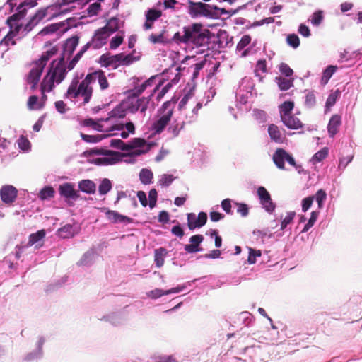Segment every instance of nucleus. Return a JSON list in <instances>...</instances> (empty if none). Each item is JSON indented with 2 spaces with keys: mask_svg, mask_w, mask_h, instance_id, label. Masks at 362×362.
<instances>
[{
  "mask_svg": "<svg viewBox=\"0 0 362 362\" xmlns=\"http://www.w3.org/2000/svg\"><path fill=\"white\" fill-rule=\"evenodd\" d=\"M112 188L111 181L107 178H103L99 185L98 192L103 196L107 194Z\"/></svg>",
  "mask_w": 362,
  "mask_h": 362,
  "instance_id": "nucleus-42",
  "label": "nucleus"
},
{
  "mask_svg": "<svg viewBox=\"0 0 362 362\" xmlns=\"http://www.w3.org/2000/svg\"><path fill=\"white\" fill-rule=\"evenodd\" d=\"M286 42L291 47L296 49L300 45V39L296 34H289L287 35Z\"/></svg>",
  "mask_w": 362,
  "mask_h": 362,
  "instance_id": "nucleus-60",
  "label": "nucleus"
},
{
  "mask_svg": "<svg viewBox=\"0 0 362 362\" xmlns=\"http://www.w3.org/2000/svg\"><path fill=\"white\" fill-rule=\"evenodd\" d=\"M78 187L80 191L88 194H94L96 190L95 182L90 180H81L78 182Z\"/></svg>",
  "mask_w": 362,
  "mask_h": 362,
  "instance_id": "nucleus-30",
  "label": "nucleus"
},
{
  "mask_svg": "<svg viewBox=\"0 0 362 362\" xmlns=\"http://www.w3.org/2000/svg\"><path fill=\"white\" fill-rule=\"evenodd\" d=\"M151 95H150L148 97L139 98L127 93V98L124 100L127 111L132 114L139 111L141 119H144L146 115V112L148 109Z\"/></svg>",
  "mask_w": 362,
  "mask_h": 362,
  "instance_id": "nucleus-7",
  "label": "nucleus"
},
{
  "mask_svg": "<svg viewBox=\"0 0 362 362\" xmlns=\"http://www.w3.org/2000/svg\"><path fill=\"white\" fill-rule=\"evenodd\" d=\"M80 37L77 35H73L66 39L62 45L63 53L61 56H66L69 58L74 54L76 47L78 45Z\"/></svg>",
  "mask_w": 362,
  "mask_h": 362,
  "instance_id": "nucleus-20",
  "label": "nucleus"
},
{
  "mask_svg": "<svg viewBox=\"0 0 362 362\" xmlns=\"http://www.w3.org/2000/svg\"><path fill=\"white\" fill-rule=\"evenodd\" d=\"M182 44L186 52L189 49H199L195 52L204 53L210 50L211 32L201 23H195L182 28Z\"/></svg>",
  "mask_w": 362,
  "mask_h": 362,
  "instance_id": "nucleus-1",
  "label": "nucleus"
},
{
  "mask_svg": "<svg viewBox=\"0 0 362 362\" xmlns=\"http://www.w3.org/2000/svg\"><path fill=\"white\" fill-rule=\"evenodd\" d=\"M176 104L177 103L173 100L163 103L158 110L160 117L152 125V129L155 134H160L164 130L170 120Z\"/></svg>",
  "mask_w": 362,
  "mask_h": 362,
  "instance_id": "nucleus-5",
  "label": "nucleus"
},
{
  "mask_svg": "<svg viewBox=\"0 0 362 362\" xmlns=\"http://www.w3.org/2000/svg\"><path fill=\"white\" fill-rule=\"evenodd\" d=\"M18 191L13 185H4L0 189V196L5 204L13 203L17 197Z\"/></svg>",
  "mask_w": 362,
  "mask_h": 362,
  "instance_id": "nucleus-19",
  "label": "nucleus"
},
{
  "mask_svg": "<svg viewBox=\"0 0 362 362\" xmlns=\"http://www.w3.org/2000/svg\"><path fill=\"white\" fill-rule=\"evenodd\" d=\"M59 195L63 197L69 206H73V202L76 201L79 197V192L75 189V184L72 182H64L61 184L58 188Z\"/></svg>",
  "mask_w": 362,
  "mask_h": 362,
  "instance_id": "nucleus-11",
  "label": "nucleus"
},
{
  "mask_svg": "<svg viewBox=\"0 0 362 362\" xmlns=\"http://www.w3.org/2000/svg\"><path fill=\"white\" fill-rule=\"evenodd\" d=\"M238 319L247 327L250 326L253 322V316L249 312L240 313L239 314Z\"/></svg>",
  "mask_w": 362,
  "mask_h": 362,
  "instance_id": "nucleus-57",
  "label": "nucleus"
},
{
  "mask_svg": "<svg viewBox=\"0 0 362 362\" xmlns=\"http://www.w3.org/2000/svg\"><path fill=\"white\" fill-rule=\"evenodd\" d=\"M105 214H106V217L107 218V219L112 223H114V224L122 223L124 225H127V224L133 223V218H132L129 216L122 215L117 211L107 210V211L105 213Z\"/></svg>",
  "mask_w": 362,
  "mask_h": 362,
  "instance_id": "nucleus-22",
  "label": "nucleus"
},
{
  "mask_svg": "<svg viewBox=\"0 0 362 362\" xmlns=\"http://www.w3.org/2000/svg\"><path fill=\"white\" fill-rule=\"evenodd\" d=\"M295 211L287 212L286 217L281 222L280 230H285L287 228V226L293 221V218H295Z\"/></svg>",
  "mask_w": 362,
  "mask_h": 362,
  "instance_id": "nucleus-58",
  "label": "nucleus"
},
{
  "mask_svg": "<svg viewBox=\"0 0 362 362\" xmlns=\"http://www.w3.org/2000/svg\"><path fill=\"white\" fill-rule=\"evenodd\" d=\"M315 198L317 202L318 208L322 209L324 205V202L327 198V194L324 189H319L317 191Z\"/></svg>",
  "mask_w": 362,
  "mask_h": 362,
  "instance_id": "nucleus-61",
  "label": "nucleus"
},
{
  "mask_svg": "<svg viewBox=\"0 0 362 362\" xmlns=\"http://www.w3.org/2000/svg\"><path fill=\"white\" fill-rule=\"evenodd\" d=\"M37 4L36 0H28L21 3L17 7V13L9 16L6 20V23L11 30L14 33H18L22 28V24L19 23L21 19L23 18L27 13L28 8H33Z\"/></svg>",
  "mask_w": 362,
  "mask_h": 362,
  "instance_id": "nucleus-6",
  "label": "nucleus"
},
{
  "mask_svg": "<svg viewBox=\"0 0 362 362\" xmlns=\"http://www.w3.org/2000/svg\"><path fill=\"white\" fill-rule=\"evenodd\" d=\"M272 159L276 168L280 170H285V163L287 162L299 174L303 173L304 171L302 165L296 162L293 155L288 153L284 148H277L273 154Z\"/></svg>",
  "mask_w": 362,
  "mask_h": 362,
  "instance_id": "nucleus-8",
  "label": "nucleus"
},
{
  "mask_svg": "<svg viewBox=\"0 0 362 362\" xmlns=\"http://www.w3.org/2000/svg\"><path fill=\"white\" fill-rule=\"evenodd\" d=\"M45 236V232L44 230H40L37 231L35 233H32L29 236L28 243L26 245V247H29L30 246L33 245L37 243L40 240H41Z\"/></svg>",
  "mask_w": 362,
  "mask_h": 362,
  "instance_id": "nucleus-46",
  "label": "nucleus"
},
{
  "mask_svg": "<svg viewBox=\"0 0 362 362\" xmlns=\"http://www.w3.org/2000/svg\"><path fill=\"white\" fill-rule=\"evenodd\" d=\"M166 255V250L163 247L156 249L154 252V261L158 267L164 264V256Z\"/></svg>",
  "mask_w": 362,
  "mask_h": 362,
  "instance_id": "nucleus-44",
  "label": "nucleus"
},
{
  "mask_svg": "<svg viewBox=\"0 0 362 362\" xmlns=\"http://www.w3.org/2000/svg\"><path fill=\"white\" fill-rule=\"evenodd\" d=\"M95 251L91 249L83 254L78 264L85 267L90 266L94 262Z\"/></svg>",
  "mask_w": 362,
  "mask_h": 362,
  "instance_id": "nucleus-36",
  "label": "nucleus"
},
{
  "mask_svg": "<svg viewBox=\"0 0 362 362\" xmlns=\"http://www.w3.org/2000/svg\"><path fill=\"white\" fill-rule=\"evenodd\" d=\"M119 57L121 66H129L139 59V57H134L133 53H129L128 54L119 53Z\"/></svg>",
  "mask_w": 362,
  "mask_h": 362,
  "instance_id": "nucleus-43",
  "label": "nucleus"
},
{
  "mask_svg": "<svg viewBox=\"0 0 362 362\" xmlns=\"http://www.w3.org/2000/svg\"><path fill=\"white\" fill-rule=\"evenodd\" d=\"M103 28H105V30L109 33V35H111L116 31H117L119 28V20L117 17H112L111 18L107 23V24L103 27Z\"/></svg>",
  "mask_w": 362,
  "mask_h": 362,
  "instance_id": "nucleus-37",
  "label": "nucleus"
},
{
  "mask_svg": "<svg viewBox=\"0 0 362 362\" xmlns=\"http://www.w3.org/2000/svg\"><path fill=\"white\" fill-rule=\"evenodd\" d=\"M110 35L105 30V28H100L95 31L94 35L90 42L93 49H98L107 43V40Z\"/></svg>",
  "mask_w": 362,
  "mask_h": 362,
  "instance_id": "nucleus-16",
  "label": "nucleus"
},
{
  "mask_svg": "<svg viewBox=\"0 0 362 362\" xmlns=\"http://www.w3.org/2000/svg\"><path fill=\"white\" fill-rule=\"evenodd\" d=\"M207 219V214L204 211L199 212L197 216L194 213L187 214V227L191 231L203 227L206 223Z\"/></svg>",
  "mask_w": 362,
  "mask_h": 362,
  "instance_id": "nucleus-14",
  "label": "nucleus"
},
{
  "mask_svg": "<svg viewBox=\"0 0 362 362\" xmlns=\"http://www.w3.org/2000/svg\"><path fill=\"white\" fill-rule=\"evenodd\" d=\"M204 236L201 234L191 236L189 238V243L191 244L185 245L184 247L185 250L189 254L203 251L204 249L200 247V244L204 240Z\"/></svg>",
  "mask_w": 362,
  "mask_h": 362,
  "instance_id": "nucleus-21",
  "label": "nucleus"
},
{
  "mask_svg": "<svg viewBox=\"0 0 362 362\" xmlns=\"http://www.w3.org/2000/svg\"><path fill=\"white\" fill-rule=\"evenodd\" d=\"M54 83H56L52 78L49 77V75H46L41 83V90L42 93L45 91L50 92L54 88Z\"/></svg>",
  "mask_w": 362,
  "mask_h": 362,
  "instance_id": "nucleus-45",
  "label": "nucleus"
},
{
  "mask_svg": "<svg viewBox=\"0 0 362 362\" xmlns=\"http://www.w3.org/2000/svg\"><path fill=\"white\" fill-rule=\"evenodd\" d=\"M324 20L323 11L318 10L315 11L310 16V23L315 27H318Z\"/></svg>",
  "mask_w": 362,
  "mask_h": 362,
  "instance_id": "nucleus-49",
  "label": "nucleus"
},
{
  "mask_svg": "<svg viewBox=\"0 0 362 362\" xmlns=\"http://www.w3.org/2000/svg\"><path fill=\"white\" fill-rule=\"evenodd\" d=\"M76 234L74 226L71 224H66L57 230V235L64 239L71 238Z\"/></svg>",
  "mask_w": 362,
  "mask_h": 362,
  "instance_id": "nucleus-33",
  "label": "nucleus"
},
{
  "mask_svg": "<svg viewBox=\"0 0 362 362\" xmlns=\"http://www.w3.org/2000/svg\"><path fill=\"white\" fill-rule=\"evenodd\" d=\"M18 148L25 152L30 151L31 144L30 141L24 136H21L18 139Z\"/></svg>",
  "mask_w": 362,
  "mask_h": 362,
  "instance_id": "nucleus-54",
  "label": "nucleus"
},
{
  "mask_svg": "<svg viewBox=\"0 0 362 362\" xmlns=\"http://www.w3.org/2000/svg\"><path fill=\"white\" fill-rule=\"evenodd\" d=\"M58 52V48L57 47L54 46L52 47L50 49L44 52L40 58L37 61L40 64H45V66L47 64V61L53 56L57 54Z\"/></svg>",
  "mask_w": 362,
  "mask_h": 362,
  "instance_id": "nucleus-40",
  "label": "nucleus"
},
{
  "mask_svg": "<svg viewBox=\"0 0 362 362\" xmlns=\"http://www.w3.org/2000/svg\"><path fill=\"white\" fill-rule=\"evenodd\" d=\"M98 83L101 90H105L109 86V83L103 71L99 69L98 76Z\"/></svg>",
  "mask_w": 362,
  "mask_h": 362,
  "instance_id": "nucleus-62",
  "label": "nucleus"
},
{
  "mask_svg": "<svg viewBox=\"0 0 362 362\" xmlns=\"http://www.w3.org/2000/svg\"><path fill=\"white\" fill-rule=\"evenodd\" d=\"M281 120L287 128L291 129H298L303 126L300 119L293 115L281 117Z\"/></svg>",
  "mask_w": 362,
  "mask_h": 362,
  "instance_id": "nucleus-28",
  "label": "nucleus"
},
{
  "mask_svg": "<svg viewBox=\"0 0 362 362\" xmlns=\"http://www.w3.org/2000/svg\"><path fill=\"white\" fill-rule=\"evenodd\" d=\"M294 107V103L293 101L287 100L284 102L279 105L280 117H284L288 115H291V112Z\"/></svg>",
  "mask_w": 362,
  "mask_h": 362,
  "instance_id": "nucleus-38",
  "label": "nucleus"
},
{
  "mask_svg": "<svg viewBox=\"0 0 362 362\" xmlns=\"http://www.w3.org/2000/svg\"><path fill=\"white\" fill-rule=\"evenodd\" d=\"M44 69L45 64L41 65L36 62L35 66L30 70L26 81L28 83L31 85L32 90L36 88Z\"/></svg>",
  "mask_w": 362,
  "mask_h": 362,
  "instance_id": "nucleus-15",
  "label": "nucleus"
},
{
  "mask_svg": "<svg viewBox=\"0 0 362 362\" xmlns=\"http://www.w3.org/2000/svg\"><path fill=\"white\" fill-rule=\"evenodd\" d=\"M110 146L123 151H128L127 143L119 139H112L110 141Z\"/></svg>",
  "mask_w": 362,
  "mask_h": 362,
  "instance_id": "nucleus-52",
  "label": "nucleus"
},
{
  "mask_svg": "<svg viewBox=\"0 0 362 362\" xmlns=\"http://www.w3.org/2000/svg\"><path fill=\"white\" fill-rule=\"evenodd\" d=\"M316 104V97L315 90L308 91L305 96V105L306 107L311 109Z\"/></svg>",
  "mask_w": 362,
  "mask_h": 362,
  "instance_id": "nucleus-51",
  "label": "nucleus"
},
{
  "mask_svg": "<svg viewBox=\"0 0 362 362\" xmlns=\"http://www.w3.org/2000/svg\"><path fill=\"white\" fill-rule=\"evenodd\" d=\"M211 13L209 14V18L218 19L222 15L227 14L228 16V10L226 8H221L216 5L211 6Z\"/></svg>",
  "mask_w": 362,
  "mask_h": 362,
  "instance_id": "nucleus-47",
  "label": "nucleus"
},
{
  "mask_svg": "<svg viewBox=\"0 0 362 362\" xmlns=\"http://www.w3.org/2000/svg\"><path fill=\"white\" fill-rule=\"evenodd\" d=\"M117 134H95V135H89L86 134L84 133H81V137L83 141L86 143H92L95 144L98 143L105 138L110 137L112 136H116Z\"/></svg>",
  "mask_w": 362,
  "mask_h": 362,
  "instance_id": "nucleus-31",
  "label": "nucleus"
},
{
  "mask_svg": "<svg viewBox=\"0 0 362 362\" xmlns=\"http://www.w3.org/2000/svg\"><path fill=\"white\" fill-rule=\"evenodd\" d=\"M255 87L254 81L252 78L245 76L242 78L239 85V92H245L247 94L252 93V91Z\"/></svg>",
  "mask_w": 362,
  "mask_h": 362,
  "instance_id": "nucleus-32",
  "label": "nucleus"
},
{
  "mask_svg": "<svg viewBox=\"0 0 362 362\" xmlns=\"http://www.w3.org/2000/svg\"><path fill=\"white\" fill-rule=\"evenodd\" d=\"M84 74H76L72 79L66 93L64 95V98L73 100L77 98L79 95L83 97V103H88L92 96L93 88L84 80L81 83L79 80L83 77Z\"/></svg>",
  "mask_w": 362,
  "mask_h": 362,
  "instance_id": "nucleus-3",
  "label": "nucleus"
},
{
  "mask_svg": "<svg viewBox=\"0 0 362 362\" xmlns=\"http://www.w3.org/2000/svg\"><path fill=\"white\" fill-rule=\"evenodd\" d=\"M54 194V189L52 186H45L40 191L38 197L42 201L47 200L53 198Z\"/></svg>",
  "mask_w": 362,
  "mask_h": 362,
  "instance_id": "nucleus-39",
  "label": "nucleus"
},
{
  "mask_svg": "<svg viewBox=\"0 0 362 362\" xmlns=\"http://www.w3.org/2000/svg\"><path fill=\"white\" fill-rule=\"evenodd\" d=\"M47 8L39 9L24 25L23 32L25 35L30 32L47 15Z\"/></svg>",
  "mask_w": 362,
  "mask_h": 362,
  "instance_id": "nucleus-18",
  "label": "nucleus"
},
{
  "mask_svg": "<svg viewBox=\"0 0 362 362\" xmlns=\"http://www.w3.org/2000/svg\"><path fill=\"white\" fill-rule=\"evenodd\" d=\"M233 45V37H230L228 33L225 30H219L215 34L211 33L210 50L214 52H220V49L231 47Z\"/></svg>",
  "mask_w": 362,
  "mask_h": 362,
  "instance_id": "nucleus-9",
  "label": "nucleus"
},
{
  "mask_svg": "<svg viewBox=\"0 0 362 362\" xmlns=\"http://www.w3.org/2000/svg\"><path fill=\"white\" fill-rule=\"evenodd\" d=\"M268 134L272 141L277 144H282L285 137L282 136L279 127L275 124H269L268 127Z\"/></svg>",
  "mask_w": 362,
  "mask_h": 362,
  "instance_id": "nucleus-29",
  "label": "nucleus"
},
{
  "mask_svg": "<svg viewBox=\"0 0 362 362\" xmlns=\"http://www.w3.org/2000/svg\"><path fill=\"white\" fill-rule=\"evenodd\" d=\"M146 140L141 138H134L127 143L128 151L135 149L143 148L146 145Z\"/></svg>",
  "mask_w": 362,
  "mask_h": 362,
  "instance_id": "nucleus-48",
  "label": "nucleus"
},
{
  "mask_svg": "<svg viewBox=\"0 0 362 362\" xmlns=\"http://www.w3.org/2000/svg\"><path fill=\"white\" fill-rule=\"evenodd\" d=\"M127 112V109L126 107L125 103L124 102V100H122L121 103L117 105L116 107L112 110L109 112L108 117L101 119L100 120L107 122L110 119L113 118L122 119L126 116Z\"/></svg>",
  "mask_w": 362,
  "mask_h": 362,
  "instance_id": "nucleus-24",
  "label": "nucleus"
},
{
  "mask_svg": "<svg viewBox=\"0 0 362 362\" xmlns=\"http://www.w3.org/2000/svg\"><path fill=\"white\" fill-rule=\"evenodd\" d=\"M28 107L30 110H41L43 107V104H38L37 96L31 95L28 100Z\"/></svg>",
  "mask_w": 362,
  "mask_h": 362,
  "instance_id": "nucleus-55",
  "label": "nucleus"
},
{
  "mask_svg": "<svg viewBox=\"0 0 362 362\" xmlns=\"http://www.w3.org/2000/svg\"><path fill=\"white\" fill-rule=\"evenodd\" d=\"M262 255V252L259 250H255L249 247V255L247 257V262L249 264H253L256 262V258Z\"/></svg>",
  "mask_w": 362,
  "mask_h": 362,
  "instance_id": "nucleus-59",
  "label": "nucleus"
},
{
  "mask_svg": "<svg viewBox=\"0 0 362 362\" xmlns=\"http://www.w3.org/2000/svg\"><path fill=\"white\" fill-rule=\"evenodd\" d=\"M318 215H319L318 211H314L311 212L310 217L308 221L307 222V223L304 226L303 230H301V233L308 232L309 230V229L313 226V225L315 224V221L317 219Z\"/></svg>",
  "mask_w": 362,
  "mask_h": 362,
  "instance_id": "nucleus-53",
  "label": "nucleus"
},
{
  "mask_svg": "<svg viewBox=\"0 0 362 362\" xmlns=\"http://www.w3.org/2000/svg\"><path fill=\"white\" fill-rule=\"evenodd\" d=\"M65 25V22H59L49 24L47 26L44 27L39 33V35H46L49 34H52L58 31L60 28Z\"/></svg>",
  "mask_w": 362,
  "mask_h": 362,
  "instance_id": "nucleus-34",
  "label": "nucleus"
},
{
  "mask_svg": "<svg viewBox=\"0 0 362 362\" xmlns=\"http://www.w3.org/2000/svg\"><path fill=\"white\" fill-rule=\"evenodd\" d=\"M174 179V177L171 175L163 174L159 180L158 182L160 186L167 187L172 184Z\"/></svg>",
  "mask_w": 362,
  "mask_h": 362,
  "instance_id": "nucleus-64",
  "label": "nucleus"
},
{
  "mask_svg": "<svg viewBox=\"0 0 362 362\" xmlns=\"http://www.w3.org/2000/svg\"><path fill=\"white\" fill-rule=\"evenodd\" d=\"M182 65L189 66L192 69V76L190 80L192 82V86H190L189 83H187L189 86V90L182 97V107L187 103L189 98L192 95V92L195 88L194 80L198 77L199 71L204 68L205 65V60H198L195 55L186 56L182 59Z\"/></svg>",
  "mask_w": 362,
  "mask_h": 362,
  "instance_id": "nucleus-4",
  "label": "nucleus"
},
{
  "mask_svg": "<svg viewBox=\"0 0 362 362\" xmlns=\"http://www.w3.org/2000/svg\"><path fill=\"white\" fill-rule=\"evenodd\" d=\"M329 149L327 147H324L317 152H316L312 157L311 161L313 163L320 162L323 160L328 156Z\"/></svg>",
  "mask_w": 362,
  "mask_h": 362,
  "instance_id": "nucleus-50",
  "label": "nucleus"
},
{
  "mask_svg": "<svg viewBox=\"0 0 362 362\" xmlns=\"http://www.w3.org/2000/svg\"><path fill=\"white\" fill-rule=\"evenodd\" d=\"M188 13L192 18H197L203 16L209 18L211 13V6L203 2H193L189 1Z\"/></svg>",
  "mask_w": 362,
  "mask_h": 362,
  "instance_id": "nucleus-12",
  "label": "nucleus"
},
{
  "mask_svg": "<svg viewBox=\"0 0 362 362\" xmlns=\"http://www.w3.org/2000/svg\"><path fill=\"white\" fill-rule=\"evenodd\" d=\"M253 116L259 123H264L267 121V113L265 111L258 109L253 110Z\"/></svg>",
  "mask_w": 362,
  "mask_h": 362,
  "instance_id": "nucleus-63",
  "label": "nucleus"
},
{
  "mask_svg": "<svg viewBox=\"0 0 362 362\" xmlns=\"http://www.w3.org/2000/svg\"><path fill=\"white\" fill-rule=\"evenodd\" d=\"M257 194L264 209L268 214H272L276 209V204L273 202L269 192L264 187L260 186L257 188Z\"/></svg>",
  "mask_w": 362,
  "mask_h": 362,
  "instance_id": "nucleus-13",
  "label": "nucleus"
},
{
  "mask_svg": "<svg viewBox=\"0 0 362 362\" xmlns=\"http://www.w3.org/2000/svg\"><path fill=\"white\" fill-rule=\"evenodd\" d=\"M208 159V152L206 147L202 145H198L194 148L192 156V162L194 166H202Z\"/></svg>",
  "mask_w": 362,
  "mask_h": 362,
  "instance_id": "nucleus-17",
  "label": "nucleus"
},
{
  "mask_svg": "<svg viewBox=\"0 0 362 362\" xmlns=\"http://www.w3.org/2000/svg\"><path fill=\"white\" fill-rule=\"evenodd\" d=\"M161 16V11L155 8H149L146 12V18L147 21L153 22Z\"/></svg>",
  "mask_w": 362,
  "mask_h": 362,
  "instance_id": "nucleus-56",
  "label": "nucleus"
},
{
  "mask_svg": "<svg viewBox=\"0 0 362 362\" xmlns=\"http://www.w3.org/2000/svg\"><path fill=\"white\" fill-rule=\"evenodd\" d=\"M67 74L65 66L64 56H61L57 60H53L47 75L52 78L57 84L61 83Z\"/></svg>",
  "mask_w": 362,
  "mask_h": 362,
  "instance_id": "nucleus-10",
  "label": "nucleus"
},
{
  "mask_svg": "<svg viewBox=\"0 0 362 362\" xmlns=\"http://www.w3.org/2000/svg\"><path fill=\"white\" fill-rule=\"evenodd\" d=\"M341 124V117L339 115H333L327 124V132L330 138H334L338 133L339 127Z\"/></svg>",
  "mask_w": 362,
  "mask_h": 362,
  "instance_id": "nucleus-25",
  "label": "nucleus"
},
{
  "mask_svg": "<svg viewBox=\"0 0 362 362\" xmlns=\"http://www.w3.org/2000/svg\"><path fill=\"white\" fill-rule=\"evenodd\" d=\"M181 291V287L177 286L175 288H173L168 290H163L160 288H156L154 290L147 292L146 295L148 297L152 299H157L163 296L168 295L170 293H176Z\"/></svg>",
  "mask_w": 362,
  "mask_h": 362,
  "instance_id": "nucleus-26",
  "label": "nucleus"
},
{
  "mask_svg": "<svg viewBox=\"0 0 362 362\" xmlns=\"http://www.w3.org/2000/svg\"><path fill=\"white\" fill-rule=\"evenodd\" d=\"M100 320H105L113 326H119L125 322V317L121 313H112L103 316Z\"/></svg>",
  "mask_w": 362,
  "mask_h": 362,
  "instance_id": "nucleus-27",
  "label": "nucleus"
},
{
  "mask_svg": "<svg viewBox=\"0 0 362 362\" xmlns=\"http://www.w3.org/2000/svg\"><path fill=\"white\" fill-rule=\"evenodd\" d=\"M84 157L91 156H102L95 158H88V163L98 166H107L115 165L122 160L123 154L119 152L107 149L105 146L95 147L85 151L83 153Z\"/></svg>",
  "mask_w": 362,
  "mask_h": 362,
  "instance_id": "nucleus-2",
  "label": "nucleus"
},
{
  "mask_svg": "<svg viewBox=\"0 0 362 362\" xmlns=\"http://www.w3.org/2000/svg\"><path fill=\"white\" fill-rule=\"evenodd\" d=\"M278 87L280 90H287L293 86V78H286L282 76L275 78Z\"/></svg>",
  "mask_w": 362,
  "mask_h": 362,
  "instance_id": "nucleus-35",
  "label": "nucleus"
},
{
  "mask_svg": "<svg viewBox=\"0 0 362 362\" xmlns=\"http://www.w3.org/2000/svg\"><path fill=\"white\" fill-rule=\"evenodd\" d=\"M153 177V173L149 169L143 168L139 173L140 181L144 185L151 184L152 182Z\"/></svg>",
  "mask_w": 362,
  "mask_h": 362,
  "instance_id": "nucleus-41",
  "label": "nucleus"
},
{
  "mask_svg": "<svg viewBox=\"0 0 362 362\" xmlns=\"http://www.w3.org/2000/svg\"><path fill=\"white\" fill-rule=\"evenodd\" d=\"M45 339L43 337H40L37 342L36 349L26 354L23 358L25 361L30 362L35 360H39L42 358L43 351L42 346L45 344Z\"/></svg>",
  "mask_w": 362,
  "mask_h": 362,
  "instance_id": "nucleus-23",
  "label": "nucleus"
}]
</instances>
